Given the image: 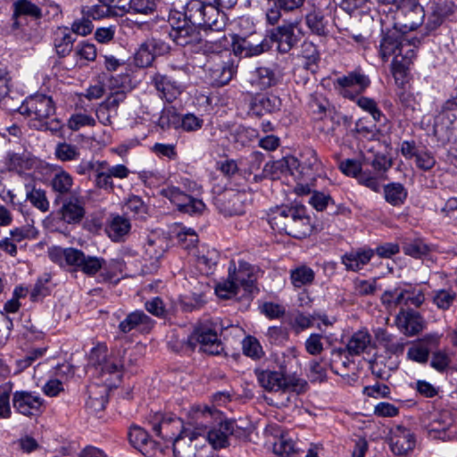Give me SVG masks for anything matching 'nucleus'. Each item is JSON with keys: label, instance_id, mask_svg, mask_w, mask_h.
Segmentation results:
<instances>
[{"label": "nucleus", "instance_id": "37998d69", "mask_svg": "<svg viewBox=\"0 0 457 457\" xmlns=\"http://www.w3.org/2000/svg\"><path fill=\"white\" fill-rule=\"evenodd\" d=\"M384 195L388 204L394 206H399L405 201L407 191L400 183H390L384 187Z\"/></svg>", "mask_w": 457, "mask_h": 457}, {"label": "nucleus", "instance_id": "9d476101", "mask_svg": "<svg viewBox=\"0 0 457 457\" xmlns=\"http://www.w3.org/2000/svg\"><path fill=\"white\" fill-rule=\"evenodd\" d=\"M130 171L124 164L110 165L106 161L96 162V174L95 175V186L105 192L112 193L114 190L113 179H127Z\"/></svg>", "mask_w": 457, "mask_h": 457}, {"label": "nucleus", "instance_id": "dca6fc26", "mask_svg": "<svg viewBox=\"0 0 457 457\" xmlns=\"http://www.w3.org/2000/svg\"><path fill=\"white\" fill-rule=\"evenodd\" d=\"M246 195L245 193L228 190L216 199V206L225 216L242 215L245 212Z\"/></svg>", "mask_w": 457, "mask_h": 457}, {"label": "nucleus", "instance_id": "7c9ffc66", "mask_svg": "<svg viewBox=\"0 0 457 457\" xmlns=\"http://www.w3.org/2000/svg\"><path fill=\"white\" fill-rule=\"evenodd\" d=\"M373 255L372 249L352 250L342 256V263L347 270L356 272L368 264Z\"/></svg>", "mask_w": 457, "mask_h": 457}, {"label": "nucleus", "instance_id": "f8f14e48", "mask_svg": "<svg viewBox=\"0 0 457 457\" xmlns=\"http://www.w3.org/2000/svg\"><path fill=\"white\" fill-rule=\"evenodd\" d=\"M150 422L155 435L166 443H170L187 427L180 418L171 414L155 413Z\"/></svg>", "mask_w": 457, "mask_h": 457}, {"label": "nucleus", "instance_id": "a19ab883", "mask_svg": "<svg viewBox=\"0 0 457 457\" xmlns=\"http://www.w3.org/2000/svg\"><path fill=\"white\" fill-rule=\"evenodd\" d=\"M179 211L189 214H199L205 207L204 202L181 192L173 203Z\"/></svg>", "mask_w": 457, "mask_h": 457}, {"label": "nucleus", "instance_id": "69168bd1", "mask_svg": "<svg viewBox=\"0 0 457 457\" xmlns=\"http://www.w3.org/2000/svg\"><path fill=\"white\" fill-rule=\"evenodd\" d=\"M27 199L42 212H46L49 209V202L44 190L32 188L27 192Z\"/></svg>", "mask_w": 457, "mask_h": 457}, {"label": "nucleus", "instance_id": "338daca9", "mask_svg": "<svg viewBox=\"0 0 457 457\" xmlns=\"http://www.w3.org/2000/svg\"><path fill=\"white\" fill-rule=\"evenodd\" d=\"M356 103L360 108L371 115L373 121H380L383 114L373 99L361 96L357 99Z\"/></svg>", "mask_w": 457, "mask_h": 457}, {"label": "nucleus", "instance_id": "6ab92c4d", "mask_svg": "<svg viewBox=\"0 0 457 457\" xmlns=\"http://www.w3.org/2000/svg\"><path fill=\"white\" fill-rule=\"evenodd\" d=\"M44 400L38 394L29 391H16L12 395V405L17 412L24 416H34L40 412Z\"/></svg>", "mask_w": 457, "mask_h": 457}, {"label": "nucleus", "instance_id": "de8ad7c7", "mask_svg": "<svg viewBox=\"0 0 457 457\" xmlns=\"http://www.w3.org/2000/svg\"><path fill=\"white\" fill-rule=\"evenodd\" d=\"M297 449L296 444L287 434H282L273 443V452L280 457H290Z\"/></svg>", "mask_w": 457, "mask_h": 457}, {"label": "nucleus", "instance_id": "c03bdc74", "mask_svg": "<svg viewBox=\"0 0 457 457\" xmlns=\"http://www.w3.org/2000/svg\"><path fill=\"white\" fill-rule=\"evenodd\" d=\"M305 23L310 30L318 36L328 34L327 21L320 11L313 10L305 15Z\"/></svg>", "mask_w": 457, "mask_h": 457}, {"label": "nucleus", "instance_id": "052dcab7", "mask_svg": "<svg viewBox=\"0 0 457 457\" xmlns=\"http://www.w3.org/2000/svg\"><path fill=\"white\" fill-rule=\"evenodd\" d=\"M155 56L151 50L148 41L143 42L135 54V62L139 67H148L154 61Z\"/></svg>", "mask_w": 457, "mask_h": 457}, {"label": "nucleus", "instance_id": "79ce46f5", "mask_svg": "<svg viewBox=\"0 0 457 457\" xmlns=\"http://www.w3.org/2000/svg\"><path fill=\"white\" fill-rule=\"evenodd\" d=\"M112 4H100L89 7H83L81 13L87 15L91 21L100 20L108 16L121 15L117 8H114V4L110 1Z\"/></svg>", "mask_w": 457, "mask_h": 457}, {"label": "nucleus", "instance_id": "393cba45", "mask_svg": "<svg viewBox=\"0 0 457 457\" xmlns=\"http://www.w3.org/2000/svg\"><path fill=\"white\" fill-rule=\"evenodd\" d=\"M192 420L195 428L194 430L202 433L213 423V421L220 420V412L207 405H195L191 408Z\"/></svg>", "mask_w": 457, "mask_h": 457}, {"label": "nucleus", "instance_id": "7ed1b4c3", "mask_svg": "<svg viewBox=\"0 0 457 457\" xmlns=\"http://www.w3.org/2000/svg\"><path fill=\"white\" fill-rule=\"evenodd\" d=\"M229 325H224L219 319L206 320L199 322L186 341L180 343L179 346L169 343L170 347L175 352L193 351L199 346L200 351L216 355L223 351L219 332L228 328Z\"/></svg>", "mask_w": 457, "mask_h": 457}, {"label": "nucleus", "instance_id": "e433bc0d", "mask_svg": "<svg viewBox=\"0 0 457 457\" xmlns=\"http://www.w3.org/2000/svg\"><path fill=\"white\" fill-rule=\"evenodd\" d=\"M371 346V336L365 329L354 332L346 344V351L350 355H360Z\"/></svg>", "mask_w": 457, "mask_h": 457}, {"label": "nucleus", "instance_id": "72a5a7b5", "mask_svg": "<svg viewBox=\"0 0 457 457\" xmlns=\"http://www.w3.org/2000/svg\"><path fill=\"white\" fill-rule=\"evenodd\" d=\"M167 247L168 241L165 237L152 235L144 245V253L146 259L155 263L163 256Z\"/></svg>", "mask_w": 457, "mask_h": 457}, {"label": "nucleus", "instance_id": "0e129e2a", "mask_svg": "<svg viewBox=\"0 0 457 457\" xmlns=\"http://www.w3.org/2000/svg\"><path fill=\"white\" fill-rule=\"evenodd\" d=\"M428 356L429 349L420 342L414 343L407 351V358L418 363H426Z\"/></svg>", "mask_w": 457, "mask_h": 457}, {"label": "nucleus", "instance_id": "ea45409f", "mask_svg": "<svg viewBox=\"0 0 457 457\" xmlns=\"http://www.w3.org/2000/svg\"><path fill=\"white\" fill-rule=\"evenodd\" d=\"M314 278V270L306 265H299L290 270V280L295 288L310 286Z\"/></svg>", "mask_w": 457, "mask_h": 457}, {"label": "nucleus", "instance_id": "ddd939ff", "mask_svg": "<svg viewBox=\"0 0 457 457\" xmlns=\"http://www.w3.org/2000/svg\"><path fill=\"white\" fill-rule=\"evenodd\" d=\"M59 202H62V220L68 224H79L82 221L86 215V199L79 191H73Z\"/></svg>", "mask_w": 457, "mask_h": 457}, {"label": "nucleus", "instance_id": "0eeeda50", "mask_svg": "<svg viewBox=\"0 0 457 457\" xmlns=\"http://www.w3.org/2000/svg\"><path fill=\"white\" fill-rule=\"evenodd\" d=\"M22 115L30 118L33 124L50 119L55 113V104L51 96L37 94L27 97L19 108Z\"/></svg>", "mask_w": 457, "mask_h": 457}, {"label": "nucleus", "instance_id": "3c124183", "mask_svg": "<svg viewBox=\"0 0 457 457\" xmlns=\"http://www.w3.org/2000/svg\"><path fill=\"white\" fill-rule=\"evenodd\" d=\"M54 155L62 162L75 161L79 157V150L77 145L66 142L58 143L54 149Z\"/></svg>", "mask_w": 457, "mask_h": 457}, {"label": "nucleus", "instance_id": "f704fd0d", "mask_svg": "<svg viewBox=\"0 0 457 457\" xmlns=\"http://www.w3.org/2000/svg\"><path fill=\"white\" fill-rule=\"evenodd\" d=\"M430 4L432 15L428 26L435 29L442 23L444 18L453 12L454 4L452 0H431Z\"/></svg>", "mask_w": 457, "mask_h": 457}, {"label": "nucleus", "instance_id": "cd10ccee", "mask_svg": "<svg viewBox=\"0 0 457 457\" xmlns=\"http://www.w3.org/2000/svg\"><path fill=\"white\" fill-rule=\"evenodd\" d=\"M202 16V22L200 25H196L197 28H203L205 30L222 31L226 26L225 14L212 4L206 3Z\"/></svg>", "mask_w": 457, "mask_h": 457}, {"label": "nucleus", "instance_id": "c85d7f7f", "mask_svg": "<svg viewBox=\"0 0 457 457\" xmlns=\"http://www.w3.org/2000/svg\"><path fill=\"white\" fill-rule=\"evenodd\" d=\"M73 184V178L69 172L62 169L57 170L50 181L51 188L55 194L54 201L57 203L71 195L74 191L72 190Z\"/></svg>", "mask_w": 457, "mask_h": 457}, {"label": "nucleus", "instance_id": "e2e57ef3", "mask_svg": "<svg viewBox=\"0 0 457 457\" xmlns=\"http://www.w3.org/2000/svg\"><path fill=\"white\" fill-rule=\"evenodd\" d=\"M243 353L254 360L261 359L264 353L259 341L253 337H247L242 343Z\"/></svg>", "mask_w": 457, "mask_h": 457}, {"label": "nucleus", "instance_id": "13d9d810", "mask_svg": "<svg viewBox=\"0 0 457 457\" xmlns=\"http://www.w3.org/2000/svg\"><path fill=\"white\" fill-rule=\"evenodd\" d=\"M76 249L73 247H53L49 250V257L53 262L59 263L61 266L64 264L71 266L72 262L70 258L74 256Z\"/></svg>", "mask_w": 457, "mask_h": 457}, {"label": "nucleus", "instance_id": "2eb2a0df", "mask_svg": "<svg viewBox=\"0 0 457 457\" xmlns=\"http://www.w3.org/2000/svg\"><path fill=\"white\" fill-rule=\"evenodd\" d=\"M425 18L423 7L416 0H411L398 8L397 25L401 27L405 34L407 30H414L420 26Z\"/></svg>", "mask_w": 457, "mask_h": 457}, {"label": "nucleus", "instance_id": "39448f33", "mask_svg": "<svg viewBox=\"0 0 457 457\" xmlns=\"http://www.w3.org/2000/svg\"><path fill=\"white\" fill-rule=\"evenodd\" d=\"M89 363L101 377L109 374L115 376L118 381L120 380L123 369L120 351H112L109 354L107 346L104 344H98L90 351Z\"/></svg>", "mask_w": 457, "mask_h": 457}, {"label": "nucleus", "instance_id": "423d86ee", "mask_svg": "<svg viewBox=\"0 0 457 457\" xmlns=\"http://www.w3.org/2000/svg\"><path fill=\"white\" fill-rule=\"evenodd\" d=\"M265 37L270 45L277 44L279 53L287 54L298 44L303 37L300 21H284L281 25L267 29Z\"/></svg>", "mask_w": 457, "mask_h": 457}, {"label": "nucleus", "instance_id": "4468645a", "mask_svg": "<svg viewBox=\"0 0 457 457\" xmlns=\"http://www.w3.org/2000/svg\"><path fill=\"white\" fill-rule=\"evenodd\" d=\"M283 70L278 65L259 67L250 75L249 83L255 90H266L282 82Z\"/></svg>", "mask_w": 457, "mask_h": 457}, {"label": "nucleus", "instance_id": "bf43d9fd", "mask_svg": "<svg viewBox=\"0 0 457 457\" xmlns=\"http://www.w3.org/2000/svg\"><path fill=\"white\" fill-rule=\"evenodd\" d=\"M309 107L318 119H322L329 107V103L322 94L315 92L310 96Z\"/></svg>", "mask_w": 457, "mask_h": 457}, {"label": "nucleus", "instance_id": "8fccbe9b", "mask_svg": "<svg viewBox=\"0 0 457 457\" xmlns=\"http://www.w3.org/2000/svg\"><path fill=\"white\" fill-rule=\"evenodd\" d=\"M240 287L228 274L225 281L220 282L215 287V293L219 298L229 299L239 294Z\"/></svg>", "mask_w": 457, "mask_h": 457}, {"label": "nucleus", "instance_id": "6e6d98bb", "mask_svg": "<svg viewBox=\"0 0 457 457\" xmlns=\"http://www.w3.org/2000/svg\"><path fill=\"white\" fill-rule=\"evenodd\" d=\"M12 383L8 382L0 386V419H9L12 414L10 397Z\"/></svg>", "mask_w": 457, "mask_h": 457}, {"label": "nucleus", "instance_id": "4c0bfd02", "mask_svg": "<svg viewBox=\"0 0 457 457\" xmlns=\"http://www.w3.org/2000/svg\"><path fill=\"white\" fill-rule=\"evenodd\" d=\"M194 255L201 270L208 272L214 267L219 261V252L209 245H203L199 246L195 252Z\"/></svg>", "mask_w": 457, "mask_h": 457}, {"label": "nucleus", "instance_id": "9b49d317", "mask_svg": "<svg viewBox=\"0 0 457 457\" xmlns=\"http://www.w3.org/2000/svg\"><path fill=\"white\" fill-rule=\"evenodd\" d=\"M368 76L360 70H354L346 75L338 77L334 81L335 88L345 98L353 99L370 86Z\"/></svg>", "mask_w": 457, "mask_h": 457}, {"label": "nucleus", "instance_id": "473e14b6", "mask_svg": "<svg viewBox=\"0 0 457 457\" xmlns=\"http://www.w3.org/2000/svg\"><path fill=\"white\" fill-rule=\"evenodd\" d=\"M259 385L266 391L278 392L282 391V383L284 374L279 371L270 370H254Z\"/></svg>", "mask_w": 457, "mask_h": 457}, {"label": "nucleus", "instance_id": "aec40b11", "mask_svg": "<svg viewBox=\"0 0 457 457\" xmlns=\"http://www.w3.org/2000/svg\"><path fill=\"white\" fill-rule=\"evenodd\" d=\"M414 434L403 426H395L390 431L389 446L395 455H406L414 449Z\"/></svg>", "mask_w": 457, "mask_h": 457}, {"label": "nucleus", "instance_id": "c9c22d12", "mask_svg": "<svg viewBox=\"0 0 457 457\" xmlns=\"http://www.w3.org/2000/svg\"><path fill=\"white\" fill-rule=\"evenodd\" d=\"M271 48L266 37L258 44H253L247 39H242L234 44V52L242 57H252L259 55Z\"/></svg>", "mask_w": 457, "mask_h": 457}, {"label": "nucleus", "instance_id": "680f3d73", "mask_svg": "<svg viewBox=\"0 0 457 457\" xmlns=\"http://www.w3.org/2000/svg\"><path fill=\"white\" fill-rule=\"evenodd\" d=\"M279 372L287 375V373H296L299 366V361L295 353V350H289L287 353H284L281 360L278 361Z\"/></svg>", "mask_w": 457, "mask_h": 457}, {"label": "nucleus", "instance_id": "603ef678", "mask_svg": "<svg viewBox=\"0 0 457 457\" xmlns=\"http://www.w3.org/2000/svg\"><path fill=\"white\" fill-rule=\"evenodd\" d=\"M307 382L295 375V373H287L283 377L282 391H293L301 394L306 391Z\"/></svg>", "mask_w": 457, "mask_h": 457}, {"label": "nucleus", "instance_id": "58836bf2", "mask_svg": "<svg viewBox=\"0 0 457 457\" xmlns=\"http://www.w3.org/2000/svg\"><path fill=\"white\" fill-rule=\"evenodd\" d=\"M212 79L217 85L223 86L228 83L234 74L237 67L230 61L217 63L209 69Z\"/></svg>", "mask_w": 457, "mask_h": 457}, {"label": "nucleus", "instance_id": "b1692460", "mask_svg": "<svg viewBox=\"0 0 457 457\" xmlns=\"http://www.w3.org/2000/svg\"><path fill=\"white\" fill-rule=\"evenodd\" d=\"M154 325V320L143 311H135L129 313L119 324V330L128 334L136 329L140 332H148Z\"/></svg>", "mask_w": 457, "mask_h": 457}, {"label": "nucleus", "instance_id": "4d7b16f0", "mask_svg": "<svg viewBox=\"0 0 457 457\" xmlns=\"http://www.w3.org/2000/svg\"><path fill=\"white\" fill-rule=\"evenodd\" d=\"M127 213H131L134 217L138 219H145L148 208L143 202V200L137 196H130L124 206Z\"/></svg>", "mask_w": 457, "mask_h": 457}, {"label": "nucleus", "instance_id": "5701e85b", "mask_svg": "<svg viewBox=\"0 0 457 457\" xmlns=\"http://www.w3.org/2000/svg\"><path fill=\"white\" fill-rule=\"evenodd\" d=\"M71 260V267L75 270H80L87 276H95L106 263L105 260L101 257L86 255L81 250L76 249L74 256Z\"/></svg>", "mask_w": 457, "mask_h": 457}, {"label": "nucleus", "instance_id": "774afa93", "mask_svg": "<svg viewBox=\"0 0 457 457\" xmlns=\"http://www.w3.org/2000/svg\"><path fill=\"white\" fill-rule=\"evenodd\" d=\"M75 54L80 59L92 62L96 58V45L88 41H81L75 47Z\"/></svg>", "mask_w": 457, "mask_h": 457}, {"label": "nucleus", "instance_id": "c756f323", "mask_svg": "<svg viewBox=\"0 0 457 457\" xmlns=\"http://www.w3.org/2000/svg\"><path fill=\"white\" fill-rule=\"evenodd\" d=\"M201 435V432L193 430L188 427L179 434L170 444L172 445V452L175 457H183L192 452V444Z\"/></svg>", "mask_w": 457, "mask_h": 457}, {"label": "nucleus", "instance_id": "bb28decb", "mask_svg": "<svg viewBox=\"0 0 457 457\" xmlns=\"http://www.w3.org/2000/svg\"><path fill=\"white\" fill-rule=\"evenodd\" d=\"M234 421H220L217 427L208 431L207 440L214 449L224 448L228 445V436L234 433Z\"/></svg>", "mask_w": 457, "mask_h": 457}, {"label": "nucleus", "instance_id": "f03ea898", "mask_svg": "<svg viewBox=\"0 0 457 457\" xmlns=\"http://www.w3.org/2000/svg\"><path fill=\"white\" fill-rule=\"evenodd\" d=\"M270 228L278 233L301 238L312 231L310 217L303 205H281L271 208L267 214Z\"/></svg>", "mask_w": 457, "mask_h": 457}, {"label": "nucleus", "instance_id": "a18cd8bd", "mask_svg": "<svg viewBox=\"0 0 457 457\" xmlns=\"http://www.w3.org/2000/svg\"><path fill=\"white\" fill-rule=\"evenodd\" d=\"M206 3L202 0H189L184 7V19L194 25H200L202 22V13Z\"/></svg>", "mask_w": 457, "mask_h": 457}, {"label": "nucleus", "instance_id": "a878e982", "mask_svg": "<svg viewBox=\"0 0 457 457\" xmlns=\"http://www.w3.org/2000/svg\"><path fill=\"white\" fill-rule=\"evenodd\" d=\"M76 37L66 26L56 28L53 34V46L60 58L68 56L72 49Z\"/></svg>", "mask_w": 457, "mask_h": 457}, {"label": "nucleus", "instance_id": "f257e3e1", "mask_svg": "<svg viewBox=\"0 0 457 457\" xmlns=\"http://www.w3.org/2000/svg\"><path fill=\"white\" fill-rule=\"evenodd\" d=\"M420 41L409 38L396 29L383 33L379 44V55L384 62L394 56L392 71L396 82L403 80L406 71L416 57V49Z\"/></svg>", "mask_w": 457, "mask_h": 457}, {"label": "nucleus", "instance_id": "2f4dec72", "mask_svg": "<svg viewBox=\"0 0 457 457\" xmlns=\"http://www.w3.org/2000/svg\"><path fill=\"white\" fill-rule=\"evenodd\" d=\"M130 229L131 224L129 220L120 215L111 216L105 228L108 237L113 242L123 241Z\"/></svg>", "mask_w": 457, "mask_h": 457}, {"label": "nucleus", "instance_id": "864d4df0", "mask_svg": "<svg viewBox=\"0 0 457 457\" xmlns=\"http://www.w3.org/2000/svg\"><path fill=\"white\" fill-rule=\"evenodd\" d=\"M457 295L451 289H440L434 292L433 303L440 310H448L454 301L456 300Z\"/></svg>", "mask_w": 457, "mask_h": 457}, {"label": "nucleus", "instance_id": "09e8293b", "mask_svg": "<svg viewBox=\"0 0 457 457\" xmlns=\"http://www.w3.org/2000/svg\"><path fill=\"white\" fill-rule=\"evenodd\" d=\"M403 251L405 254L419 259L428 254L431 251V246L421 239H414L406 242L403 246Z\"/></svg>", "mask_w": 457, "mask_h": 457}, {"label": "nucleus", "instance_id": "1a4fd4ad", "mask_svg": "<svg viewBox=\"0 0 457 457\" xmlns=\"http://www.w3.org/2000/svg\"><path fill=\"white\" fill-rule=\"evenodd\" d=\"M284 164H286L290 170L292 169H299L300 173L308 176L318 172L321 168V162L319 161L316 152L312 149H309L302 154L301 161L293 156L286 157L278 162L266 163L263 171L267 173L270 169L282 170Z\"/></svg>", "mask_w": 457, "mask_h": 457}, {"label": "nucleus", "instance_id": "f3484780", "mask_svg": "<svg viewBox=\"0 0 457 457\" xmlns=\"http://www.w3.org/2000/svg\"><path fill=\"white\" fill-rule=\"evenodd\" d=\"M453 424V419L450 411H436L429 413L426 428L431 438L445 441L449 438L447 430Z\"/></svg>", "mask_w": 457, "mask_h": 457}, {"label": "nucleus", "instance_id": "a211bd4d", "mask_svg": "<svg viewBox=\"0 0 457 457\" xmlns=\"http://www.w3.org/2000/svg\"><path fill=\"white\" fill-rule=\"evenodd\" d=\"M395 323L398 329L408 337L420 334L426 327L423 317L411 308L401 310L395 316Z\"/></svg>", "mask_w": 457, "mask_h": 457}, {"label": "nucleus", "instance_id": "4be33fe9", "mask_svg": "<svg viewBox=\"0 0 457 457\" xmlns=\"http://www.w3.org/2000/svg\"><path fill=\"white\" fill-rule=\"evenodd\" d=\"M228 273L239 287L244 290L243 295L251 294L254 288V282L256 280L253 268L246 262L240 261L237 268L234 262H230Z\"/></svg>", "mask_w": 457, "mask_h": 457}, {"label": "nucleus", "instance_id": "49530a36", "mask_svg": "<svg viewBox=\"0 0 457 457\" xmlns=\"http://www.w3.org/2000/svg\"><path fill=\"white\" fill-rule=\"evenodd\" d=\"M13 16H30L34 19L42 17L41 9L29 0H16L12 4Z\"/></svg>", "mask_w": 457, "mask_h": 457}, {"label": "nucleus", "instance_id": "5fc2aeb1", "mask_svg": "<svg viewBox=\"0 0 457 457\" xmlns=\"http://www.w3.org/2000/svg\"><path fill=\"white\" fill-rule=\"evenodd\" d=\"M181 116L173 107L163 109L158 120V125L162 129L170 128L179 129V121Z\"/></svg>", "mask_w": 457, "mask_h": 457}, {"label": "nucleus", "instance_id": "412c9836", "mask_svg": "<svg viewBox=\"0 0 457 457\" xmlns=\"http://www.w3.org/2000/svg\"><path fill=\"white\" fill-rule=\"evenodd\" d=\"M152 84L158 96L168 103L176 100L183 91V87L173 78L161 73H155L152 77Z\"/></svg>", "mask_w": 457, "mask_h": 457}, {"label": "nucleus", "instance_id": "6e6552de", "mask_svg": "<svg viewBox=\"0 0 457 457\" xmlns=\"http://www.w3.org/2000/svg\"><path fill=\"white\" fill-rule=\"evenodd\" d=\"M182 13L174 12L169 17V22L171 29L169 33L170 37L181 46H195L201 42L199 28L190 23L188 21L181 20Z\"/></svg>", "mask_w": 457, "mask_h": 457}, {"label": "nucleus", "instance_id": "20e7f679", "mask_svg": "<svg viewBox=\"0 0 457 457\" xmlns=\"http://www.w3.org/2000/svg\"><path fill=\"white\" fill-rule=\"evenodd\" d=\"M382 305L389 312H395L397 308L406 310L410 306L420 307L425 301L422 290L416 289L410 285H398L386 289L380 296Z\"/></svg>", "mask_w": 457, "mask_h": 457}]
</instances>
